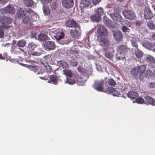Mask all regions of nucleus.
<instances>
[{
    "instance_id": "f257e3e1",
    "label": "nucleus",
    "mask_w": 155,
    "mask_h": 155,
    "mask_svg": "<svg viewBox=\"0 0 155 155\" xmlns=\"http://www.w3.org/2000/svg\"><path fill=\"white\" fill-rule=\"evenodd\" d=\"M117 53L116 54L117 60H123L125 58V54L128 50L127 48L124 45H120L117 48Z\"/></svg>"
},
{
    "instance_id": "f03ea898",
    "label": "nucleus",
    "mask_w": 155,
    "mask_h": 155,
    "mask_svg": "<svg viewBox=\"0 0 155 155\" xmlns=\"http://www.w3.org/2000/svg\"><path fill=\"white\" fill-rule=\"evenodd\" d=\"M50 34H52L56 39L57 41H59L64 37V34L61 30L59 29L54 28L50 31Z\"/></svg>"
},
{
    "instance_id": "7ed1b4c3",
    "label": "nucleus",
    "mask_w": 155,
    "mask_h": 155,
    "mask_svg": "<svg viewBox=\"0 0 155 155\" xmlns=\"http://www.w3.org/2000/svg\"><path fill=\"white\" fill-rule=\"evenodd\" d=\"M26 16L24 17L22 20L23 22L26 24L33 22L34 19L35 13L32 11L29 10L26 12Z\"/></svg>"
},
{
    "instance_id": "20e7f679",
    "label": "nucleus",
    "mask_w": 155,
    "mask_h": 155,
    "mask_svg": "<svg viewBox=\"0 0 155 155\" xmlns=\"http://www.w3.org/2000/svg\"><path fill=\"white\" fill-rule=\"evenodd\" d=\"M17 8L16 6H13L11 5H8L6 7L1 9L0 10L3 14L7 13L13 14L15 12Z\"/></svg>"
},
{
    "instance_id": "39448f33",
    "label": "nucleus",
    "mask_w": 155,
    "mask_h": 155,
    "mask_svg": "<svg viewBox=\"0 0 155 155\" xmlns=\"http://www.w3.org/2000/svg\"><path fill=\"white\" fill-rule=\"evenodd\" d=\"M122 13L126 18L129 20H132L135 18L134 12L131 10L128 9L124 10L123 11Z\"/></svg>"
},
{
    "instance_id": "423d86ee",
    "label": "nucleus",
    "mask_w": 155,
    "mask_h": 155,
    "mask_svg": "<svg viewBox=\"0 0 155 155\" xmlns=\"http://www.w3.org/2000/svg\"><path fill=\"white\" fill-rule=\"evenodd\" d=\"M104 84V82L103 80L97 81H95L93 87L97 91H103V86Z\"/></svg>"
},
{
    "instance_id": "0eeeda50",
    "label": "nucleus",
    "mask_w": 155,
    "mask_h": 155,
    "mask_svg": "<svg viewBox=\"0 0 155 155\" xmlns=\"http://www.w3.org/2000/svg\"><path fill=\"white\" fill-rule=\"evenodd\" d=\"M97 40L100 42V45L103 47L107 46L109 45V41L105 36H98Z\"/></svg>"
},
{
    "instance_id": "6e6552de",
    "label": "nucleus",
    "mask_w": 155,
    "mask_h": 155,
    "mask_svg": "<svg viewBox=\"0 0 155 155\" xmlns=\"http://www.w3.org/2000/svg\"><path fill=\"white\" fill-rule=\"evenodd\" d=\"M12 21V19L9 17H2L0 20V26L2 25L5 26V27L3 28H7L8 27L5 25L10 24Z\"/></svg>"
},
{
    "instance_id": "1a4fd4ad",
    "label": "nucleus",
    "mask_w": 155,
    "mask_h": 155,
    "mask_svg": "<svg viewBox=\"0 0 155 155\" xmlns=\"http://www.w3.org/2000/svg\"><path fill=\"white\" fill-rule=\"evenodd\" d=\"M43 46L45 50L49 51L55 48L54 43L52 41L45 42L43 43Z\"/></svg>"
},
{
    "instance_id": "9d476101",
    "label": "nucleus",
    "mask_w": 155,
    "mask_h": 155,
    "mask_svg": "<svg viewBox=\"0 0 155 155\" xmlns=\"http://www.w3.org/2000/svg\"><path fill=\"white\" fill-rule=\"evenodd\" d=\"M97 33L98 34V36L101 37L106 36L108 34L107 30L102 25H99L97 30Z\"/></svg>"
},
{
    "instance_id": "9b49d317",
    "label": "nucleus",
    "mask_w": 155,
    "mask_h": 155,
    "mask_svg": "<svg viewBox=\"0 0 155 155\" xmlns=\"http://www.w3.org/2000/svg\"><path fill=\"white\" fill-rule=\"evenodd\" d=\"M80 28L78 26H77L74 28L72 29L70 32V34L73 37H78L80 35Z\"/></svg>"
},
{
    "instance_id": "f8f14e48",
    "label": "nucleus",
    "mask_w": 155,
    "mask_h": 155,
    "mask_svg": "<svg viewBox=\"0 0 155 155\" xmlns=\"http://www.w3.org/2000/svg\"><path fill=\"white\" fill-rule=\"evenodd\" d=\"M144 16L146 19H150L153 18V16L150 8H146L144 12Z\"/></svg>"
},
{
    "instance_id": "ddd939ff",
    "label": "nucleus",
    "mask_w": 155,
    "mask_h": 155,
    "mask_svg": "<svg viewBox=\"0 0 155 155\" xmlns=\"http://www.w3.org/2000/svg\"><path fill=\"white\" fill-rule=\"evenodd\" d=\"M142 45L144 47L150 50L153 49L155 48V45L153 42L150 43L145 41Z\"/></svg>"
},
{
    "instance_id": "4468645a",
    "label": "nucleus",
    "mask_w": 155,
    "mask_h": 155,
    "mask_svg": "<svg viewBox=\"0 0 155 155\" xmlns=\"http://www.w3.org/2000/svg\"><path fill=\"white\" fill-rule=\"evenodd\" d=\"M108 14L114 20L118 21H120L121 20V16L119 14L117 13H111L109 12H108Z\"/></svg>"
},
{
    "instance_id": "2eb2a0df",
    "label": "nucleus",
    "mask_w": 155,
    "mask_h": 155,
    "mask_svg": "<svg viewBox=\"0 0 155 155\" xmlns=\"http://www.w3.org/2000/svg\"><path fill=\"white\" fill-rule=\"evenodd\" d=\"M62 3L64 7L68 8L72 7L73 5V0H63Z\"/></svg>"
},
{
    "instance_id": "dca6fc26",
    "label": "nucleus",
    "mask_w": 155,
    "mask_h": 155,
    "mask_svg": "<svg viewBox=\"0 0 155 155\" xmlns=\"http://www.w3.org/2000/svg\"><path fill=\"white\" fill-rule=\"evenodd\" d=\"M91 0H82L81 1L80 5L81 8H85L91 4Z\"/></svg>"
},
{
    "instance_id": "f3484780",
    "label": "nucleus",
    "mask_w": 155,
    "mask_h": 155,
    "mask_svg": "<svg viewBox=\"0 0 155 155\" xmlns=\"http://www.w3.org/2000/svg\"><path fill=\"white\" fill-rule=\"evenodd\" d=\"M66 25L69 27H76L78 26L76 21L73 19L69 20L65 23Z\"/></svg>"
},
{
    "instance_id": "a211bd4d",
    "label": "nucleus",
    "mask_w": 155,
    "mask_h": 155,
    "mask_svg": "<svg viewBox=\"0 0 155 155\" xmlns=\"http://www.w3.org/2000/svg\"><path fill=\"white\" fill-rule=\"evenodd\" d=\"M113 34L114 38L117 41H120L122 38V33L120 31H112Z\"/></svg>"
},
{
    "instance_id": "6ab92c4d",
    "label": "nucleus",
    "mask_w": 155,
    "mask_h": 155,
    "mask_svg": "<svg viewBox=\"0 0 155 155\" xmlns=\"http://www.w3.org/2000/svg\"><path fill=\"white\" fill-rule=\"evenodd\" d=\"M27 12L25 10L24 8H20L18 9L17 12V15L19 18L23 17L24 16L26 15V12Z\"/></svg>"
},
{
    "instance_id": "aec40b11",
    "label": "nucleus",
    "mask_w": 155,
    "mask_h": 155,
    "mask_svg": "<svg viewBox=\"0 0 155 155\" xmlns=\"http://www.w3.org/2000/svg\"><path fill=\"white\" fill-rule=\"evenodd\" d=\"M138 68H134L131 71V74L137 78L141 79L140 75H139V73Z\"/></svg>"
},
{
    "instance_id": "412c9836",
    "label": "nucleus",
    "mask_w": 155,
    "mask_h": 155,
    "mask_svg": "<svg viewBox=\"0 0 155 155\" xmlns=\"http://www.w3.org/2000/svg\"><path fill=\"white\" fill-rule=\"evenodd\" d=\"M23 65L25 67H27L30 70L35 72L37 74H40V73L39 71H38L37 72H36L38 70V68L37 67L32 65H28L25 64H23Z\"/></svg>"
},
{
    "instance_id": "4be33fe9",
    "label": "nucleus",
    "mask_w": 155,
    "mask_h": 155,
    "mask_svg": "<svg viewBox=\"0 0 155 155\" xmlns=\"http://www.w3.org/2000/svg\"><path fill=\"white\" fill-rule=\"evenodd\" d=\"M85 76H83V78L79 77L78 78L77 83L78 85L82 86L84 85V83L86 81Z\"/></svg>"
},
{
    "instance_id": "5701e85b",
    "label": "nucleus",
    "mask_w": 155,
    "mask_h": 155,
    "mask_svg": "<svg viewBox=\"0 0 155 155\" xmlns=\"http://www.w3.org/2000/svg\"><path fill=\"white\" fill-rule=\"evenodd\" d=\"M130 41L132 46L134 47H137V42L138 41H140V38L137 37V39L135 38L132 37L130 38Z\"/></svg>"
},
{
    "instance_id": "b1692460",
    "label": "nucleus",
    "mask_w": 155,
    "mask_h": 155,
    "mask_svg": "<svg viewBox=\"0 0 155 155\" xmlns=\"http://www.w3.org/2000/svg\"><path fill=\"white\" fill-rule=\"evenodd\" d=\"M146 101L150 104H151L152 106H154L155 105V100L149 96L146 97L145 98Z\"/></svg>"
},
{
    "instance_id": "393cba45",
    "label": "nucleus",
    "mask_w": 155,
    "mask_h": 155,
    "mask_svg": "<svg viewBox=\"0 0 155 155\" xmlns=\"http://www.w3.org/2000/svg\"><path fill=\"white\" fill-rule=\"evenodd\" d=\"M128 96L131 99L136 98L138 95V94L135 92L130 91L128 93Z\"/></svg>"
},
{
    "instance_id": "a878e982",
    "label": "nucleus",
    "mask_w": 155,
    "mask_h": 155,
    "mask_svg": "<svg viewBox=\"0 0 155 155\" xmlns=\"http://www.w3.org/2000/svg\"><path fill=\"white\" fill-rule=\"evenodd\" d=\"M104 13V10L103 8L100 7L98 8L97 10L95 11V14L96 15L100 16L101 17L102 15H103Z\"/></svg>"
},
{
    "instance_id": "bb28decb",
    "label": "nucleus",
    "mask_w": 155,
    "mask_h": 155,
    "mask_svg": "<svg viewBox=\"0 0 155 155\" xmlns=\"http://www.w3.org/2000/svg\"><path fill=\"white\" fill-rule=\"evenodd\" d=\"M58 63L59 64L60 67L63 69H65L68 68L69 66L68 64L64 61H58Z\"/></svg>"
},
{
    "instance_id": "cd10ccee",
    "label": "nucleus",
    "mask_w": 155,
    "mask_h": 155,
    "mask_svg": "<svg viewBox=\"0 0 155 155\" xmlns=\"http://www.w3.org/2000/svg\"><path fill=\"white\" fill-rule=\"evenodd\" d=\"M48 38V36L45 34H41L38 35V40L41 41H45Z\"/></svg>"
},
{
    "instance_id": "c85d7f7f",
    "label": "nucleus",
    "mask_w": 155,
    "mask_h": 155,
    "mask_svg": "<svg viewBox=\"0 0 155 155\" xmlns=\"http://www.w3.org/2000/svg\"><path fill=\"white\" fill-rule=\"evenodd\" d=\"M26 43V41L24 39H21L17 42L16 45L20 47H24Z\"/></svg>"
},
{
    "instance_id": "c756f323",
    "label": "nucleus",
    "mask_w": 155,
    "mask_h": 155,
    "mask_svg": "<svg viewBox=\"0 0 155 155\" xmlns=\"http://www.w3.org/2000/svg\"><path fill=\"white\" fill-rule=\"evenodd\" d=\"M49 78L50 79L48 81V83H52L53 84H56L57 83V81L53 75L50 76Z\"/></svg>"
},
{
    "instance_id": "7c9ffc66",
    "label": "nucleus",
    "mask_w": 155,
    "mask_h": 155,
    "mask_svg": "<svg viewBox=\"0 0 155 155\" xmlns=\"http://www.w3.org/2000/svg\"><path fill=\"white\" fill-rule=\"evenodd\" d=\"M135 54L137 57L138 58L142 57L143 56V53L137 48L136 49Z\"/></svg>"
},
{
    "instance_id": "2f4dec72",
    "label": "nucleus",
    "mask_w": 155,
    "mask_h": 155,
    "mask_svg": "<svg viewBox=\"0 0 155 155\" xmlns=\"http://www.w3.org/2000/svg\"><path fill=\"white\" fill-rule=\"evenodd\" d=\"M91 18L93 21L98 22L101 20V17H100V16L96 15L95 14L94 15L91 16Z\"/></svg>"
},
{
    "instance_id": "473e14b6",
    "label": "nucleus",
    "mask_w": 155,
    "mask_h": 155,
    "mask_svg": "<svg viewBox=\"0 0 155 155\" xmlns=\"http://www.w3.org/2000/svg\"><path fill=\"white\" fill-rule=\"evenodd\" d=\"M122 25H126L127 27H131L132 23L127 20L122 21L120 22Z\"/></svg>"
},
{
    "instance_id": "72a5a7b5",
    "label": "nucleus",
    "mask_w": 155,
    "mask_h": 155,
    "mask_svg": "<svg viewBox=\"0 0 155 155\" xmlns=\"http://www.w3.org/2000/svg\"><path fill=\"white\" fill-rule=\"evenodd\" d=\"M146 60L151 64L155 63V60L150 55H147L146 57Z\"/></svg>"
},
{
    "instance_id": "f704fd0d",
    "label": "nucleus",
    "mask_w": 155,
    "mask_h": 155,
    "mask_svg": "<svg viewBox=\"0 0 155 155\" xmlns=\"http://www.w3.org/2000/svg\"><path fill=\"white\" fill-rule=\"evenodd\" d=\"M63 74L67 77H71L72 75V73L70 70L65 69L63 70Z\"/></svg>"
},
{
    "instance_id": "c9c22d12",
    "label": "nucleus",
    "mask_w": 155,
    "mask_h": 155,
    "mask_svg": "<svg viewBox=\"0 0 155 155\" xmlns=\"http://www.w3.org/2000/svg\"><path fill=\"white\" fill-rule=\"evenodd\" d=\"M25 5L27 7L31 6L34 4V2L31 0H23Z\"/></svg>"
},
{
    "instance_id": "e433bc0d",
    "label": "nucleus",
    "mask_w": 155,
    "mask_h": 155,
    "mask_svg": "<svg viewBox=\"0 0 155 155\" xmlns=\"http://www.w3.org/2000/svg\"><path fill=\"white\" fill-rule=\"evenodd\" d=\"M137 68H138L139 75L140 76L145 69V67L144 65H141Z\"/></svg>"
},
{
    "instance_id": "4c0bfd02",
    "label": "nucleus",
    "mask_w": 155,
    "mask_h": 155,
    "mask_svg": "<svg viewBox=\"0 0 155 155\" xmlns=\"http://www.w3.org/2000/svg\"><path fill=\"white\" fill-rule=\"evenodd\" d=\"M104 22L105 24L108 27H111V21L108 19L107 18V17L104 16Z\"/></svg>"
},
{
    "instance_id": "58836bf2",
    "label": "nucleus",
    "mask_w": 155,
    "mask_h": 155,
    "mask_svg": "<svg viewBox=\"0 0 155 155\" xmlns=\"http://www.w3.org/2000/svg\"><path fill=\"white\" fill-rule=\"evenodd\" d=\"M28 47L30 51H32L36 47V45L33 43L31 42L28 44Z\"/></svg>"
},
{
    "instance_id": "ea45409f",
    "label": "nucleus",
    "mask_w": 155,
    "mask_h": 155,
    "mask_svg": "<svg viewBox=\"0 0 155 155\" xmlns=\"http://www.w3.org/2000/svg\"><path fill=\"white\" fill-rule=\"evenodd\" d=\"M147 27L151 30L155 29V25L152 21H149L147 23Z\"/></svg>"
},
{
    "instance_id": "a19ab883",
    "label": "nucleus",
    "mask_w": 155,
    "mask_h": 155,
    "mask_svg": "<svg viewBox=\"0 0 155 155\" xmlns=\"http://www.w3.org/2000/svg\"><path fill=\"white\" fill-rule=\"evenodd\" d=\"M116 89L111 87H109L107 90V93H111L113 95V93H114L116 91Z\"/></svg>"
},
{
    "instance_id": "79ce46f5",
    "label": "nucleus",
    "mask_w": 155,
    "mask_h": 155,
    "mask_svg": "<svg viewBox=\"0 0 155 155\" xmlns=\"http://www.w3.org/2000/svg\"><path fill=\"white\" fill-rule=\"evenodd\" d=\"M41 53V51L40 49H38V51H32L31 52V54L33 55H35L37 56H39L40 55Z\"/></svg>"
},
{
    "instance_id": "37998d69",
    "label": "nucleus",
    "mask_w": 155,
    "mask_h": 155,
    "mask_svg": "<svg viewBox=\"0 0 155 155\" xmlns=\"http://www.w3.org/2000/svg\"><path fill=\"white\" fill-rule=\"evenodd\" d=\"M153 75L151 71L150 70H147L145 72V76L147 78H149L151 77Z\"/></svg>"
},
{
    "instance_id": "c03bdc74",
    "label": "nucleus",
    "mask_w": 155,
    "mask_h": 155,
    "mask_svg": "<svg viewBox=\"0 0 155 155\" xmlns=\"http://www.w3.org/2000/svg\"><path fill=\"white\" fill-rule=\"evenodd\" d=\"M136 100L135 101H133V103H135V102L137 103L138 104H142L144 103V99L141 97L136 98Z\"/></svg>"
},
{
    "instance_id": "a18cd8bd",
    "label": "nucleus",
    "mask_w": 155,
    "mask_h": 155,
    "mask_svg": "<svg viewBox=\"0 0 155 155\" xmlns=\"http://www.w3.org/2000/svg\"><path fill=\"white\" fill-rule=\"evenodd\" d=\"M65 83L68 84H73L75 83V81L74 80L67 78L65 81Z\"/></svg>"
},
{
    "instance_id": "49530a36",
    "label": "nucleus",
    "mask_w": 155,
    "mask_h": 155,
    "mask_svg": "<svg viewBox=\"0 0 155 155\" xmlns=\"http://www.w3.org/2000/svg\"><path fill=\"white\" fill-rule=\"evenodd\" d=\"M43 10L45 15H48L50 12V10L48 7H44L43 8Z\"/></svg>"
},
{
    "instance_id": "de8ad7c7",
    "label": "nucleus",
    "mask_w": 155,
    "mask_h": 155,
    "mask_svg": "<svg viewBox=\"0 0 155 155\" xmlns=\"http://www.w3.org/2000/svg\"><path fill=\"white\" fill-rule=\"evenodd\" d=\"M122 26L121 28V30L123 32H129L130 30L129 28L127 27L126 26V25H122Z\"/></svg>"
},
{
    "instance_id": "09e8293b",
    "label": "nucleus",
    "mask_w": 155,
    "mask_h": 155,
    "mask_svg": "<svg viewBox=\"0 0 155 155\" xmlns=\"http://www.w3.org/2000/svg\"><path fill=\"white\" fill-rule=\"evenodd\" d=\"M5 26L2 25L0 26V38H3L4 36V33L3 32V28Z\"/></svg>"
},
{
    "instance_id": "8fccbe9b",
    "label": "nucleus",
    "mask_w": 155,
    "mask_h": 155,
    "mask_svg": "<svg viewBox=\"0 0 155 155\" xmlns=\"http://www.w3.org/2000/svg\"><path fill=\"white\" fill-rule=\"evenodd\" d=\"M108 83L109 85L111 86H114L116 84L115 82L112 78L108 80Z\"/></svg>"
},
{
    "instance_id": "3c124183",
    "label": "nucleus",
    "mask_w": 155,
    "mask_h": 155,
    "mask_svg": "<svg viewBox=\"0 0 155 155\" xmlns=\"http://www.w3.org/2000/svg\"><path fill=\"white\" fill-rule=\"evenodd\" d=\"M117 90L116 89V91H114V93H113V95L115 96H119L120 95V92L118 91L119 90L117 88Z\"/></svg>"
},
{
    "instance_id": "603ef678",
    "label": "nucleus",
    "mask_w": 155,
    "mask_h": 155,
    "mask_svg": "<svg viewBox=\"0 0 155 155\" xmlns=\"http://www.w3.org/2000/svg\"><path fill=\"white\" fill-rule=\"evenodd\" d=\"M105 56L107 58H111L113 57V54L110 52H107L105 54Z\"/></svg>"
},
{
    "instance_id": "864d4df0",
    "label": "nucleus",
    "mask_w": 155,
    "mask_h": 155,
    "mask_svg": "<svg viewBox=\"0 0 155 155\" xmlns=\"http://www.w3.org/2000/svg\"><path fill=\"white\" fill-rule=\"evenodd\" d=\"M41 2L43 4H47L50 3L52 0H41Z\"/></svg>"
},
{
    "instance_id": "5fc2aeb1",
    "label": "nucleus",
    "mask_w": 155,
    "mask_h": 155,
    "mask_svg": "<svg viewBox=\"0 0 155 155\" xmlns=\"http://www.w3.org/2000/svg\"><path fill=\"white\" fill-rule=\"evenodd\" d=\"M148 86L150 88H153L155 86V83L153 82L150 83L148 84Z\"/></svg>"
},
{
    "instance_id": "6e6d98bb",
    "label": "nucleus",
    "mask_w": 155,
    "mask_h": 155,
    "mask_svg": "<svg viewBox=\"0 0 155 155\" xmlns=\"http://www.w3.org/2000/svg\"><path fill=\"white\" fill-rule=\"evenodd\" d=\"M137 36L136 37H135L137 38V37H139L140 38H140H141V36H142V35L140 33L139 31H138L137 32Z\"/></svg>"
},
{
    "instance_id": "4d7b16f0",
    "label": "nucleus",
    "mask_w": 155,
    "mask_h": 155,
    "mask_svg": "<svg viewBox=\"0 0 155 155\" xmlns=\"http://www.w3.org/2000/svg\"><path fill=\"white\" fill-rule=\"evenodd\" d=\"M96 68L98 71H101L102 70V67L98 64H96Z\"/></svg>"
},
{
    "instance_id": "13d9d810",
    "label": "nucleus",
    "mask_w": 155,
    "mask_h": 155,
    "mask_svg": "<svg viewBox=\"0 0 155 155\" xmlns=\"http://www.w3.org/2000/svg\"><path fill=\"white\" fill-rule=\"evenodd\" d=\"M77 62L73 60L71 61V65L73 66H75L77 65Z\"/></svg>"
},
{
    "instance_id": "bf43d9fd",
    "label": "nucleus",
    "mask_w": 155,
    "mask_h": 155,
    "mask_svg": "<svg viewBox=\"0 0 155 155\" xmlns=\"http://www.w3.org/2000/svg\"><path fill=\"white\" fill-rule=\"evenodd\" d=\"M101 0H92V3L94 5H96L99 3Z\"/></svg>"
},
{
    "instance_id": "052dcab7",
    "label": "nucleus",
    "mask_w": 155,
    "mask_h": 155,
    "mask_svg": "<svg viewBox=\"0 0 155 155\" xmlns=\"http://www.w3.org/2000/svg\"><path fill=\"white\" fill-rule=\"evenodd\" d=\"M7 2V0H0V4H4Z\"/></svg>"
},
{
    "instance_id": "680f3d73",
    "label": "nucleus",
    "mask_w": 155,
    "mask_h": 155,
    "mask_svg": "<svg viewBox=\"0 0 155 155\" xmlns=\"http://www.w3.org/2000/svg\"><path fill=\"white\" fill-rule=\"evenodd\" d=\"M40 78L42 79H44L45 80H47L48 79V77L46 76L44 77H40Z\"/></svg>"
},
{
    "instance_id": "e2e57ef3",
    "label": "nucleus",
    "mask_w": 155,
    "mask_h": 155,
    "mask_svg": "<svg viewBox=\"0 0 155 155\" xmlns=\"http://www.w3.org/2000/svg\"><path fill=\"white\" fill-rule=\"evenodd\" d=\"M141 22L139 21H137L136 22V25L139 26L141 25Z\"/></svg>"
},
{
    "instance_id": "0e129e2a",
    "label": "nucleus",
    "mask_w": 155,
    "mask_h": 155,
    "mask_svg": "<svg viewBox=\"0 0 155 155\" xmlns=\"http://www.w3.org/2000/svg\"><path fill=\"white\" fill-rule=\"evenodd\" d=\"M3 56V59H5V58H7V54L6 53H5L4 54Z\"/></svg>"
},
{
    "instance_id": "69168bd1",
    "label": "nucleus",
    "mask_w": 155,
    "mask_h": 155,
    "mask_svg": "<svg viewBox=\"0 0 155 155\" xmlns=\"http://www.w3.org/2000/svg\"><path fill=\"white\" fill-rule=\"evenodd\" d=\"M35 35H36V34H34V35H33V34H31V38H34L35 37L36 38V37L35 36Z\"/></svg>"
},
{
    "instance_id": "338daca9",
    "label": "nucleus",
    "mask_w": 155,
    "mask_h": 155,
    "mask_svg": "<svg viewBox=\"0 0 155 155\" xmlns=\"http://www.w3.org/2000/svg\"><path fill=\"white\" fill-rule=\"evenodd\" d=\"M152 37L153 40H155V32L152 35Z\"/></svg>"
},
{
    "instance_id": "774afa93",
    "label": "nucleus",
    "mask_w": 155,
    "mask_h": 155,
    "mask_svg": "<svg viewBox=\"0 0 155 155\" xmlns=\"http://www.w3.org/2000/svg\"><path fill=\"white\" fill-rule=\"evenodd\" d=\"M152 7L153 8V10H154V11L155 12V4H152Z\"/></svg>"
}]
</instances>
